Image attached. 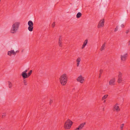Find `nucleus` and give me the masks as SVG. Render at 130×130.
<instances>
[{"label":"nucleus","mask_w":130,"mask_h":130,"mask_svg":"<svg viewBox=\"0 0 130 130\" xmlns=\"http://www.w3.org/2000/svg\"><path fill=\"white\" fill-rule=\"evenodd\" d=\"M68 76L66 74H63L60 76L59 78V81L62 86H64L66 85L68 81Z\"/></svg>","instance_id":"f257e3e1"},{"label":"nucleus","mask_w":130,"mask_h":130,"mask_svg":"<svg viewBox=\"0 0 130 130\" xmlns=\"http://www.w3.org/2000/svg\"><path fill=\"white\" fill-rule=\"evenodd\" d=\"M73 122L70 119H68L65 122L63 128L65 130H69L70 129Z\"/></svg>","instance_id":"f03ea898"},{"label":"nucleus","mask_w":130,"mask_h":130,"mask_svg":"<svg viewBox=\"0 0 130 130\" xmlns=\"http://www.w3.org/2000/svg\"><path fill=\"white\" fill-rule=\"evenodd\" d=\"M20 23L17 22L15 23L12 25V28L11 30V32L12 33H14L16 32L19 27Z\"/></svg>","instance_id":"7ed1b4c3"},{"label":"nucleus","mask_w":130,"mask_h":130,"mask_svg":"<svg viewBox=\"0 0 130 130\" xmlns=\"http://www.w3.org/2000/svg\"><path fill=\"white\" fill-rule=\"evenodd\" d=\"M76 80L78 82L81 84H83L85 82V77H83L81 75L79 76L77 78Z\"/></svg>","instance_id":"20e7f679"},{"label":"nucleus","mask_w":130,"mask_h":130,"mask_svg":"<svg viewBox=\"0 0 130 130\" xmlns=\"http://www.w3.org/2000/svg\"><path fill=\"white\" fill-rule=\"evenodd\" d=\"M28 25H29L28 28V30L30 31H32L33 28V23L31 21H29L28 22Z\"/></svg>","instance_id":"39448f33"},{"label":"nucleus","mask_w":130,"mask_h":130,"mask_svg":"<svg viewBox=\"0 0 130 130\" xmlns=\"http://www.w3.org/2000/svg\"><path fill=\"white\" fill-rule=\"evenodd\" d=\"M122 73L119 72L118 76L117 82L118 83H122L123 81V78L122 77Z\"/></svg>","instance_id":"423d86ee"},{"label":"nucleus","mask_w":130,"mask_h":130,"mask_svg":"<svg viewBox=\"0 0 130 130\" xmlns=\"http://www.w3.org/2000/svg\"><path fill=\"white\" fill-rule=\"evenodd\" d=\"M104 19L101 20L99 23L98 26V28H100L103 27L104 26Z\"/></svg>","instance_id":"0eeeda50"},{"label":"nucleus","mask_w":130,"mask_h":130,"mask_svg":"<svg viewBox=\"0 0 130 130\" xmlns=\"http://www.w3.org/2000/svg\"><path fill=\"white\" fill-rule=\"evenodd\" d=\"M113 110L114 111H116L117 112H119L120 110V108H119L118 104H117L114 105L113 108Z\"/></svg>","instance_id":"6e6552de"},{"label":"nucleus","mask_w":130,"mask_h":130,"mask_svg":"<svg viewBox=\"0 0 130 130\" xmlns=\"http://www.w3.org/2000/svg\"><path fill=\"white\" fill-rule=\"evenodd\" d=\"M127 14L125 12L124 13V14L123 16L122 17L121 21L120 22V24H121L122 23H123L125 20V19L126 18Z\"/></svg>","instance_id":"1a4fd4ad"},{"label":"nucleus","mask_w":130,"mask_h":130,"mask_svg":"<svg viewBox=\"0 0 130 130\" xmlns=\"http://www.w3.org/2000/svg\"><path fill=\"white\" fill-rule=\"evenodd\" d=\"M127 56V54L126 53H125L124 54L121 55V61H125L126 60Z\"/></svg>","instance_id":"9d476101"},{"label":"nucleus","mask_w":130,"mask_h":130,"mask_svg":"<svg viewBox=\"0 0 130 130\" xmlns=\"http://www.w3.org/2000/svg\"><path fill=\"white\" fill-rule=\"evenodd\" d=\"M62 41V37L61 36H60L59 39L58 44L59 46L61 47H62L63 46Z\"/></svg>","instance_id":"9b49d317"},{"label":"nucleus","mask_w":130,"mask_h":130,"mask_svg":"<svg viewBox=\"0 0 130 130\" xmlns=\"http://www.w3.org/2000/svg\"><path fill=\"white\" fill-rule=\"evenodd\" d=\"M115 78L111 79L109 82V85L111 86H113L115 85Z\"/></svg>","instance_id":"f8f14e48"},{"label":"nucleus","mask_w":130,"mask_h":130,"mask_svg":"<svg viewBox=\"0 0 130 130\" xmlns=\"http://www.w3.org/2000/svg\"><path fill=\"white\" fill-rule=\"evenodd\" d=\"M16 52H15L14 50H11L8 52V54L10 56H11L12 54L15 55L16 54Z\"/></svg>","instance_id":"ddd939ff"},{"label":"nucleus","mask_w":130,"mask_h":130,"mask_svg":"<svg viewBox=\"0 0 130 130\" xmlns=\"http://www.w3.org/2000/svg\"><path fill=\"white\" fill-rule=\"evenodd\" d=\"M22 76L24 78H27L28 77L27 73L24 72H23L22 73Z\"/></svg>","instance_id":"4468645a"},{"label":"nucleus","mask_w":130,"mask_h":130,"mask_svg":"<svg viewBox=\"0 0 130 130\" xmlns=\"http://www.w3.org/2000/svg\"><path fill=\"white\" fill-rule=\"evenodd\" d=\"M87 42H88V40L87 39L84 42L83 44V45L82 46V49L84 48V47H85V46L87 44Z\"/></svg>","instance_id":"2eb2a0df"},{"label":"nucleus","mask_w":130,"mask_h":130,"mask_svg":"<svg viewBox=\"0 0 130 130\" xmlns=\"http://www.w3.org/2000/svg\"><path fill=\"white\" fill-rule=\"evenodd\" d=\"M85 124V122L82 123L80 124V125L79 126V127H80V129H81L83 128L84 125Z\"/></svg>","instance_id":"dca6fc26"},{"label":"nucleus","mask_w":130,"mask_h":130,"mask_svg":"<svg viewBox=\"0 0 130 130\" xmlns=\"http://www.w3.org/2000/svg\"><path fill=\"white\" fill-rule=\"evenodd\" d=\"M106 44V43L105 42H104V44L102 45V46L101 48L100 49V51H102L103 50H104L105 49V45Z\"/></svg>","instance_id":"f3484780"},{"label":"nucleus","mask_w":130,"mask_h":130,"mask_svg":"<svg viewBox=\"0 0 130 130\" xmlns=\"http://www.w3.org/2000/svg\"><path fill=\"white\" fill-rule=\"evenodd\" d=\"M106 12V10L105 8H102L101 9V12L102 14H104Z\"/></svg>","instance_id":"a211bd4d"},{"label":"nucleus","mask_w":130,"mask_h":130,"mask_svg":"<svg viewBox=\"0 0 130 130\" xmlns=\"http://www.w3.org/2000/svg\"><path fill=\"white\" fill-rule=\"evenodd\" d=\"M82 15V13L80 12H78L76 15V17L77 18H78L80 17Z\"/></svg>","instance_id":"6ab92c4d"},{"label":"nucleus","mask_w":130,"mask_h":130,"mask_svg":"<svg viewBox=\"0 0 130 130\" xmlns=\"http://www.w3.org/2000/svg\"><path fill=\"white\" fill-rule=\"evenodd\" d=\"M17 44H15L13 45L12 47L13 49H14L15 50L17 47Z\"/></svg>","instance_id":"aec40b11"},{"label":"nucleus","mask_w":130,"mask_h":130,"mask_svg":"<svg viewBox=\"0 0 130 130\" xmlns=\"http://www.w3.org/2000/svg\"><path fill=\"white\" fill-rule=\"evenodd\" d=\"M108 95H104L102 98V100H104V99H106L107 98V97L108 96Z\"/></svg>","instance_id":"412c9836"},{"label":"nucleus","mask_w":130,"mask_h":130,"mask_svg":"<svg viewBox=\"0 0 130 130\" xmlns=\"http://www.w3.org/2000/svg\"><path fill=\"white\" fill-rule=\"evenodd\" d=\"M9 87V88H11L12 86V85L11 83L9 81L8 82Z\"/></svg>","instance_id":"4be33fe9"},{"label":"nucleus","mask_w":130,"mask_h":130,"mask_svg":"<svg viewBox=\"0 0 130 130\" xmlns=\"http://www.w3.org/2000/svg\"><path fill=\"white\" fill-rule=\"evenodd\" d=\"M32 72V70H31L28 73L27 75L28 77H29L31 74Z\"/></svg>","instance_id":"5701e85b"},{"label":"nucleus","mask_w":130,"mask_h":130,"mask_svg":"<svg viewBox=\"0 0 130 130\" xmlns=\"http://www.w3.org/2000/svg\"><path fill=\"white\" fill-rule=\"evenodd\" d=\"M124 124H122L120 126L121 128V130H123V127H124Z\"/></svg>","instance_id":"b1692460"},{"label":"nucleus","mask_w":130,"mask_h":130,"mask_svg":"<svg viewBox=\"0 0 130 130\" xmlns=\"http://www.w3.org/2000/svg\"><path fill=\"white\" fill-rule=\"evenodd\" d=\"M80 59L79 57H78L77 60L76 62H80Z\"/></svg>","instance_id":"393cba45"},{"label":"nucleus","mask_w":130,"mask_h":130,"mask_svg":"<svg viewBox=\"0 0 130 130\" xmlns=\"http://www.w3.org/2000/svg\"><path fill=\"white\" fill-rule=\"evenodd\" d=\"M23 82L25 85H27V82L25 80H24Z\"/></svg>","instance_id":"a878e982"},{"label":"nucleus","mask_w":130,"mask_h":130,"mask_svg":"<svg viewBox=\"0 0 130 130\" xmlns=\"http://www.w3.org/2000/svg\"><path fill=\"white\" fill-rule=\"evenodd\" d=\"M53 102V101L51 99H50L49 101V104L51 105Z\"/></svg>","instance_id":"bb28decb"},{"label":"nucleus","mask_w":130,"mask_h":130,"mask_svg":"<svg viewBox=\"0 0 130 130\" xmlns=\"http://www.w3.org/2000/svg\"><path fill=\"white\" fill-rule=\"evenodd\" d=\"M130 29H128L127 30H126V34H127L130 31Z\"/></svg>","instance_id":"cd10ccee"},{"label":"nucleus","mask_w":130,"mask_h":130,"mask_svg":"<svg viewBox=\"0 0 130 130\" xmlns=\"http://www.w3.org/2000/svg\"><path fill=\"white\" fill-rule=\"evenodd\" d=\"M55 26V22H54L52 24V27L54 28V27Z\"/></svg>","instance_id":"c85d7f7f"},{"label":"nucleus","mask_w":130,"mask_h":130,"mask_svg":"<svg viewBox=\"0 0 130 130\" xmlns=\"http://www.w3.org/2000/svg\"><path fill=\"white\" fill-rule=\"evenodd\" d=\"M103 70H100V74H101L102 73H103Z\"/></svg>","instance_id":"c756f323"},{"label":"nucleus","mask_w":130,"mask_h":130,"mask_svg":"<svg viewBox=\"0 0 130 130\" xmlns=\"http://www.w3.org/2000/svg\"><path fill=\"white\" fill-rule=\"evenodd\" d=\"M81 129L78 126V128H76V129H75L74 130H80Z\"/></svg>","instance_id":"7c9ffc66"},{"label":"nucleus","mask_w":130,"mask_h":130,"mask_svg":"<svg viewBox=\"0 0 130 130\" xmlns=\"http://www.w3.org/2000/svg\"><path fill=\"white\" fill-rule=\"evenodd\" d=\"M120 25H121V26L122 27H124V25L123 24H122V23L121 24H120Z\"/></svg>","instance_id":"2f4dec72"},{"label":"nucleus","mask_w":130,"mask_h":130,"mask_svg":"<svg viewBox=\"0 0 130 130\" xmlns=\"http://www.w3.org/2000/svg\"><path fill=\"white\" fill-rule=\"evenodd\" d=\"M77 62V67H78L79 66L80 62Z\"/></svg>","instance_id":"473e14b6"},{"label":"nucleus","mask_w":130,"mask_h":130,"mask_svg":"<svg viewBox=\"0 0 130 130\" xmlns=\"http://www.w3.org/2000/svg\"><path fill=\"white\" fill-rule=\"evenodd\" d=\"M118 29V28H117V27H116L115 29V31H116Z\"/></svg>","instance_id":"72a5a7b5"},{"label":"nucleus","mask_w":130,"mask_h":130,"mask_svg":"<svg viewBox=\"0 0 130 130\" xmlns=\"http://www.w3.org/2000/svg\"><path fill=\"white\" fill-rule=\"evenodd\" d=\"M130 45V40L128 41V45Z\"/></svg>","instance_id":"f704fd0d"},{"label":"nucleus","mask_w":130,"mask_h":130,"mask_svg":"<svg viewBox=\"0 0 130 130\" xmlns=\"http://www.w3.org/2000/svg\"><path fill=\"white\" fill-rule=\"evenodd\" d=\"M27 70H26L24 72L26 73V72H27Z\"/></svg>","instance_id":"c9c22d12"},{"label":"nucleus","mask_w":130,"mask_h":130,"mask_svg":"<svg viewBox=\"0 0 130 130\" xmlns=\"http://www.w3.org/2000/svg\"><path fill=\"white\" fill-rule=\"evenodd\" d=\"M101 74H99V78L101 76Z\"/></svg>","instance_id":"e433bc0d"},{"label":"nucleus","mask_w":130,"mask_h":130,"mask_svg":"<svg viewBox=\"0 0 130 130\" xmlns=\"http://www.w3.org/2000/svg\"><path fill=\"white\" fill-rule=\"evenodd\" d=\"M5 115L4 116V115H3L2 116V117L3 118L4 117H5Z\"/></svg>","instance_id":"4c0bfd02"},{"label":"nucleus","mask_w":130,"mask_h":130,"mask_svg":"<svg viewBox=\"0 0 130 130\" xmlns=\"http://www.w3.org/2000/svg\"><path fill=\"white\" fill-rule=\"evenodd\" d=\"M105 102H106V101L105 100H104V103H105Z\"/></svg>","instance_id":"58836bf2"},{"label":"nucleus","mask_w":130,"mask_h":130,"mask_svg":"<svg viewBox=\"0 0 130 130\" xmlns=\"http://www.w3.org/2000/svg\"><path fill=\"white\" fill-rule=\"evenodd\" d=\"M1 0H0V2H1Z\"/></svg>","instance_id":"ea45409f"}]
</instances>
